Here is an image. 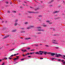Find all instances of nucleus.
Masks as SVG:
<instances>
[{
    "label": "nucleus",
    "instance_id": "8",
    "mask_svg": "<svg viewBox=\"0 0 65 65\" xmlns=\"http://www.w3.org/2000/svg\"><path fill=\"white\" fill-rule=\"evenodd\" d=\"M43 54H44V55H46L47 54V52H43Z\"/></svg>",
    "mask_w": 65,
    "mask_h": 65
},
{
    "label": "nucleus",
    "instance_id": "20",
    "mask_svg": "<svg viewBox=\"0 0 65 65\" xmlns=\"http://www.w3.org/2000/svg\"><path fill=\"white\" fill-rule=\"evenodd\" d=\"M35 54H38V55H39V53L38 52H36Z\"/></svg>",
    "mask_w": 65,
    "mask_h": 65
},
{
    "label": "nucleus",
    "instance_id": "1",
    "mask_svg": "<svg viewBox=\"0 0 65 65\" xmlns=\"http://www.w3.org/2000/svg\"><path fill=\"white\" fill-rule=\"evenodd\" d=\"M51 56H54V55H56V57H59V56H61V55L60 54H57V53H56L55 54L54 53H51Z\"/></svg>",
    "mask_w": 65,
    "mask_h": 65
},
{
    "label": "nucleus",
    "instance_id": "7",
    "mask_svg": "<svg viewBox=\"0 0 65 65\" xmlns=\"http://www.w3.org/2000/svg\"><path fill=\"white\" fill-rule=\"evenodd\" d=\"M31 39L30 38H25V40H28V39Z\"/></svg>",
    "mask_w": 65,
    "mask_h": 65
},
{
    "label": "nucleus",
    "instance_id": "11",
    "mask_svg": "<svg viewBox=\"0 0 65 65\" xmlns=\"http://www.w3.org/2000/svg\"><path fill=\"white\" fill-rule=\"evenodd\" d=\"M28 13H33V12L28 11Z\"/></svg>",
    "mask_w": 65,
    "mask_h": 65
},
{
    "label": "nucleus",
    "instance_id": "18",
    "mask_svg": "<svg viewBox=\"0 0 65 65\" xmlns=\"http://www.w3.org/2000/svg\"><path fill=\"white\" fill-rule=\"evenodd\" d=\"M33 13H38V12H33Z\"/></svg>",
    "mask_w": 65,
    "mask_h": 65
},
{
    "label": "nucleus",
    "instance_id": "38",
    "mask_svg": "<svg viewBox=\"0 0 65 65\" xmlns=\"http://www.w3.org/2000/svg\"><path fill=\"white\" fill-rule=\"evenodd\" d=\"M54 59V58H51V59L52 60H53Z\"/></svg>",
    "mask_w": 65,
    "mask_h": 65
},
{
    "label": "nucleus",
    "instance_id": "43",
    "mask_svg": "<svg viewBox=\"0 0 65 65\" xmlns=\"http://www.w3.org/2000/svg\"><path fill=\"white\" fill-rule=\"evenodd\" d=\"M22 56H24V57H25V55L24 54H23Z\"/></svg>",
    "mask_w": 65,
    "mask_h": 65
},
{
    "label": "nucleus",
    "instance_id": "26",
    "mask_svg": "<svg viewBox=\"0 0 65 65\" xmlns=\"http://www.w3.org/2000/svg\"><path fill=\"white\" fill-rule=\"evenodd\" d=\"M30 49V48H27V50H29Z\"/></svg>",
    "mask_w": 65,
    "mask_h": 65
},
{
    "label": "nucleus",
    "instance_id": "10",
    "mask_svg": "<svg viewBox=\"0 0 65 65\" xmlns=\"http://www.w3.org/2000/svg\"><path fill=\"white\" fill-rule=\"evenodd\" d=\"M30 55V53H27V54H25V55L27 56V55Z\"/></svg>",
    "mask_w": 65,
    "mask_h": 65
},
{
    "label": "nucleus",
    "instance_id": "58",
    "mask_svg": "<svg viewBox=\"0 0 65 65\" xmlns=\"http://www.w3.org/2000/svg\"><path fill=\"white\" fill-rule=\"evenodd\" d=\"M1 62V60H0V62Z\"/></svg>",
    "mask_w": 65,
    "mask_h": 65
},
{
    "label": "nucleus",
    "instance_id": "51",
    "mask_svg": "<svg viewBox=\"0 0 65 65\" xmlns=\"http://www.w3.org/2000/svg\"><path fill=\"white\" fill-rule=\"evenodd\" d=\"M53 31H55V29L54 28H53Z\"/></svg>",
    "mask_w": 65,
    "mask_h": 65
},
{
    "label": "nucleus",
    "instance_id": "19",
    "mask_svg": "<svg viewBox=\"0 0 65 65\" xmlns=\"http://www.w3.org/2000/svg\"><path fill=\"white\" fill-rule=\"evenodd\" d=\"M8 58L10 60H11L12 59V58H10V57H9Z\"/></svg>",
    "mask_w": 65,
    "mask_h": 65
},
{
    "label": "nucleus",
    "instance_id": "54",
    "mask_svg": "<svg viewBox=\"0 0 65 65\" xmlns=\"http://www.w3.org/2000/svg\"><path fill=\"white\" fill-rule=\"evenodd\" d=\"M63 64H65V61H64V62H63Z\"/></svg>",
    "mask_w": 65,
    "mask_h": 65
},
{
    "label": "nucleus",
    "instance_id": "30",
    "mask_svg": "<svg viewBox=\"0 0 65 65\" xmlns=\"http://www.w3.org/2000/svg\"><path fill=\"white\" fill-rule=\"evenodd\" d=\"M45 46H47V47H49V46H48V45H45Z\"/></svg>",
    "mask_w": 65,
    "mask_h": 65
},
{
    "label": "nucleus",
    "instance_id": "14",
    "mask_svg": "<svg viewBox=\"0 0 65 65\" xmlns=\"http://www.w3.org/2000/svg\"><path fill=\"white\" fill-rule=\"evenodd\" d=\"M18 21H19V20H15V22L17 23V22H18Z\"/></svg>",
    "mask_w": 65,
    "mask_h": 65
},
{
    "label": "nucleus",
    "instance_id": "64",
    "mask_svg": "<svg viewBox=\"0 0 65 65\" xmlns=\"http://www.w3.org/2000/svg\"><path fill=\"white\" fill-rule=\"evenodd\" d=\"M5 23H7V21H6L5 22Z\"/></svg>",
    "mask_w": 65,
    "mask_h": 65
},
{
    "label": "nucleus",
    "instance_id": "35",
    "mask_svg": "<svg viewBox=\"0 0 65 65\" xmlns=\"http://www.w3.org/2000/svg\"><path fill=\"white\" fill-rule=\"evenodd\" d=\"M6 4H8V2H6Z\"/></svg>",
    "mask_w": 65,
    "mask_h": 65
},
{
    "label": "nucleus",
    "instance_id": "47",
    "mask_svg": "<svg viewBox=\"0 0 65 65\" xmlns=\"http://www.w3.org/2000/svg\"><path fill=\"white\" fill-rule=\"evenodd\" d=\"M12 3V2H10V4H11V3Z\"/></svg>",
    "mask_w": 65,
    "mask_h": 65
},
{
    "label": "nucleus",
    "instance_id": "59",
    "mask_svg": "<svg viewBox=\"0 0 65 65\" xmlns=\"http://www.w3.org/2000/svg\"><path fill=\"white\" fill-rule=\"evenodd\" d=\"M49 24H52V23H49Z\"/></svg>",
    "mask_w": 65,
    "mask_h": 65
},
{
    "label": "nucleus",
    "instance_id": "12",
    "mask_svg": "<svg viewBox=\"0 0 65 65\" xmlns=\"http://www.w3.org/2000/svg\"><path fill=\"white\" fill-rule=\"evenodd\" d=\"M28 24V22H25L24 23V24H25V25H27V24Z\"/></svg>",
    "mask_w": 65,
    "mask_h": 65
},
{
    "label": "nucleus",
    "instance_id": "5",
    "mask_svg": "<svg viewBox=\"0 0 65 65\" xmlns=\"http://www.w3.org/2000/svg\"><path fill=\"white\" fill-rule=\"evenodd\" d=\"M32 27H33V26H29V27H27V29H30V28H32Z\"/></svg>",
    "mask_w": 65,
    "mask_h": 65
},
{
    "label": "nucleus",
    "instance_id": "36",
    "mask_svg": "<svg viewBox=\"0 0 65 65\" xmlns=\"http://www.w3.org/2000/svg\"><path fill=\"white\" fill-rule=\"evenodd\" d=\"M32 53H30V55H32Z\"/></svg>",
    "mask_w": 65,
    "mask_h": 65
},
{
    "label": "nucleus",
    "instance_id": "4",
    "mask_svg": "<svg viewBox=\"0 0 65 65\" xmlns=\"http://www.w3.org/2000/svg\"><path fill=\"white\" fill-rule=\"evenodd\" d=\"M39 55H41L42 54H43V51H39Z\"/></svg>",
    "mask_w": 65,
    "mask_h": 65
},
{
    "label": "nucleus",
    "instance_id": "15",
    "mask_svg": "<svg viewBox=\"0 0 65 65\" xmlns=\"http://www.w3.org/2000/svg\"><path fill=\"white\" fill-rule=\"evenodd\" d=\"M17 30L16 29H15L14 30H13L12 31L13 32H15L16 31H17Z\"/></svg>",
    "mask_w": 65,
    "mask_h": 65
},
{
    "label": "nucleus",
    "instance_id": "40",
    "mask_svg": "<svg viewBox=\"0 0 65 65\" xmlns=\"http://www.w3.org/2000/svg\"><path fill=\"white\" fill-rule=\"evenodd\" d=\"M43 26L44 27H46V26L45 25H44Z\"/></svg>",
    "mask_w": 65,
    "mask_h": 65
},
{
    "label": "nucleus",
    "instance_id": "41",
    "mask_svg": "<svg viewBox=\"0 0 65 65\" xmlns=\"http://www.w3.org/2000/svg\"><path fill=\"white\" fill-rule=\"evenodd\" d=\"M20 8H23V7L21 6L20 7Z\"/></svg>",
    "mask_w": 65,
    "mask_h": 65
},
{
    "label": "nucleus",
    "instance_id": "56",
    "mask_svg": "<svg viewBox=\"0 0 65 65\" xmlns=\"http://www.w3.org/2000/svg\"><path fill=\"white\" fill-rule=\"evenodd\" d=\"M19 53H17L16 55H19Z\"/></svg>",
    "mask_w": 65,
    "mask_h": 65
},
{
    "label": "nucleus",
    "instance_id": "37",
    "mask_svg": "<svg viewBox=\"0 0 65 65\" xmlns=\"http://www.w3.org/2000/svg\"><path fill=\"white\" fill-rule=\"evenodd\" d=\"M24 60V59H21V60Z\"/></svg>",
    "mask_w": 65,
    "mask_h": 65
},
{
    "label": "nucleus",
    "instance_id": "63",
    "mask_svg": "<svg viewBox=\"0 0 65 65\" xmlns=\"http://www.w3.org/2000/svg\"><path fill=\"white\" fill-rule=\"evenodd\" d=\"M39 17H41V16L40 15V16H39Z\"/></svg>",
    "mask_w": 65,
    "mask_h": 65
},
{
    "label": "nucleus",
    "instance_id": "27",
    "mask_svg": "<svg viewBox=\"0 0 65 65\" xmlns=\"http://www.w3.org/2000/svg\"><path fill=\"white\" fill-rule=\"evenodd\" d=\"M46 22H47V23H49L50 22V21H46Z\"/></svg>",
    "mask_w": 65,
    "mask_h": 65
},
{
    "label": "nucleus",
    "instance_id": "17",
    "mask_svg": "<svg viewBox=\"0 0 65 65\" xmlns=\"http://www.w3.org/2000/svg\"><path fill=\"white\" fill-rule=\"evenodd\" d=\"M17 25L18 24L17 23H15L14 24V25L15 26H17Z\"/></svg>",
    "mask_w": 65,
    "mask_h": 65
},
{
    "label": "nucleus",
    "instance_id": "60",
    "mask_svg": "<svg viewBox=\"0 0 65 65\" xmlns=\"http://www.w3.org/2000/svg\"><path fill=\"white\" fill-rule=\"evenodd\" d=\"M17 63L18 62H16L15 63V64H16V63Z\"/></svg>",
    "mask_w": 65,
    "mask_h": 65
},
{
    "label": "nucleus",
    "instance_id": "32",
    "mask_svg": "<svg viewBox=\"0 0 65 65\" xmlns=\"http://www.w3.org/2000/svg\"><path fill=\"white\" fill-rule=\"evenodd\" d=\"M58 61H61V60L60 59H58Z\"/></svg>",
    "mask_w": 65,
    "mask_h": 65
},
{
    "label": "nucleus",
    "instance_id": "53",
    "mask_svg": "<svg viewBox=\"0 0 65 65\" xmlns=\"http://www.w3.org/2000/svg\"><path fill=\"white\" fill-rule=\"evenodd\" d=\"M13 12H14V13H15V12H16V11H14Z\"/></svg>",
    "mask_w": 65,
    "mask_h": 65
},
{
    "label": "nucleus",
    "instance_id": "22",
    "mask_svg": "<svg viewBox=\"0 0 65 65\" xmlns=\"http://www.w3.org/2000/svg\"><path fill=\"white\" fill-rule=\"evenodd\" d=\"M14 50V48L13 49H11V50H10V51H13V50Z\"/></svg>",
    "mask_w": 65,
    "mask_h": 65
},
{
    "label": "nucleus",
    "instance_id": "44",
    "mask_svg": "<svg viewBox=\"0 0 65 65\" xmlns=\"http://www.w3.org/2000/svg\"><path fill=\"white\" fill-rule=\"evenodd\" d=\"M4 65V63H3L2 64V65Z\"/></svg>",
    "mask_w": 65,
    "mask_h": 65
},
{
    "label": "nucleus",
    "instance_id": "9",
    "mask_svg": "<svg viewBox=\"0 0 65 65\" xmlns=\"http://www.w3.org/2000/svg\"><path fill=\"white\" fill-rule=\"evenodd\" d=\"M54 2V1H53V0L51 1H50V2L49 3L50 4L52 3V2Z\"/></svg>",
    "mask_w": 65,
    "mask_h": 65
},
{
    "label": "nucleus",
    "instance_id": "57",
    "mask_svg": "<svg viewBox=\"0 0 65 65\" xmlns=\"http://www.w3.org/2000/svg\"><path fill=\"white\" fill-rule=\"evenodd\" d=\"M21 29H24V28H22Z\"/></svg>",
    "mask_w": 65,
    "mask_h": 65
},
{
    "label": "nucleus",
    "instance_id": "13",
    "mask_svg": "<svg viewBox=\"0 0 65 65\" xmlns=\"http://www.w3.org/2000/svg\"><path fill=\"white\" fill-rule=\"evenodd\" d=\"M21 51L22 52H26V50H21Z\"/></svg>",
    "mask_w": 65,
    "mask_h": 65
},
{
    "label": "nucleus",
    "instance_id": "6",
    "mask_svg": "<svg viewBox=\"0 0 65 65\" xmlns=\"http://www.w3.org/2000/svg\"><path fill=\"white\" fill-rule=\"evenodd\" d=\"M8 37H9V35H8V36H6L5 37L3 38V39H5V38H8Z\"/></svg>",
    "mask_w": 65,
    "mask_h": 65
},
{
    "label": "nucleus",
    "instance_id": "25",
    "mask_svg": "<svg viewBox=\"0 0 65 65\" xmlns=\"http://www.w3.org/2000/svg\"><path fill=\"white\" fill-rule=\"evenodd\" d=\"M37 34H41V32H38V33H37Z\"/></svg>",
    "mask_w": 65,
    "mask_h": 65
},
{
    "label": "nucleus",
    "instance_id": "52",
    "mask_svg": "<svg viewBox=\"0 0 65 65\" xmlns=\"http://www.w3.org/2000/svg\"><path fill=\"white\" fill-rule=\"evenodd\" d=\"M30 8H32V7H30Z\"/></svg>",
    "mask_w": 65,
    "mask_h": 65
},
{
    "label": "nucleus",
    "instance_id": "46",
    "mask_svg": "<svg viewBox=\"0 0 65 65\" xmlns=\"http://www.w3.org/2000/svg\"><path fill=\"white\" fill-rule=\"evenodd\" d=\"M7 12H10L9 11H7Z\"/></svg>",
    "mask_w": 65,
    "mask_h": 65
},
{
    "label": "nucleus",
    "instance_id": "28",
    "mask_svg": "<svg viewBox=\"0 0 65 65\" xmlns=\"http://www.w3.org/2000/svg\"><path fill=\"white\" fill-rule=\"evenodd\" d=\"M64 60H61V62H63V63L64 62Z\"/></svg>",
    "mask_w": 65,
    "mask_h": 65
},
{
    "label": "nucleus",
    "instance_id": "49",
    "mask_svg": "<svg viewBox=\"0 0 65 65\" xmlns=\"http://www.w3.org/2000/svg\"><path fill=\"white\" fill-rule=\"evenodd\" d=\"M16 54H14V55H13V56H16Z\"/></svg>",
    "mask_w": 65,
    "mask_h": 65
},
{
    "label": "nucleus",
    "instance_id": "45",
    "mask_svg": "<svg viewBox=\"0 0 65 65\" xmlns=\"http://www.w3.org/2000/svg\"><path fill=\"white\" fill-rule=\"evenodd\" d=\"M59 48L58 47H55V48H57V49H58V48Z\"/></svg>",
    "mask_w": 65,
    "mask_h": 65
},
{
    "label": "nucleus",
    "instance_id": "23",
    "mask_svg": "<svg viewBox=\"0 0 65 65\" xmlns=\"http://www.w3.org/2000/svg\"><path fill=\"white\" fill-rule=\"evenodd\" d=\"M53 42V43H55V44H58L57 43H55V42Z\"/></svg>",
    "mask_w": 65,
    "mask_h": 65
},
{
    "label": "nucleus",
    "instance_id": "48",
    "mask_svg": "<svg viewBox=\"0 0 65 65\" xmlns=\"http://www.w3.org/2000/svg\"><path fill=\"white\" fill-rule=\"evenodd\" d=\"M40 59H43V58H40Z\"/></svg>",
    "mask_w": 65,
    "mask_h": 65
},
{
    "label": "nucleus",
    "instance_id": "33",
    "mask_svg": "<svg viewBox=\"0 0 65 65\" xmlns=\"http://www.w3.org/2000/svg\"><path fill=\"white\" fill-rule=\"evenodd\" d=\"M4 59H6V60H7V58H4Z\"/></svg>",
    "mask_w": 65,
    "mask_h": 65
},
{
    "label": "nucleus",
    "instance_id": "3",
    "mask_svg": "<svg viewBox=\"0 0 65 65\" xmlns=\"http://www.w3.org/2000/svg\"><path fill=\"white\" fill-rule=\"evenodd\" d=\"M17 58H15L14 59V61H15V60H18L19 59V56H16Z\"/></svg>",
    "mask_w": 65,
    "mask_h": 65
},
{
    "label": "nucleus",
    "instance_id": "50",
    "mask_svg": "<svg viewBox=\"0 0 65 65\" xmlns=\"http://www.w3.org/2000/svg\"><path fill=\"white\" fill-rule=\"evenodd\" d=\"M24 2V3H27V2Z\"/></svg>",
    "mask_w": 65,
    "mask_h": 65
},
{
    "label": "nucleus",
    "instance_id": "21",
    "mask_svg": "<svg viewBox=\"0 0 65 65\" xmlns=\"http://www.w3.org/2000/svg\"><path fill=\"white\" fill-rule=\"evenodd\" d=\"M47 54H51V52H47Z\"/></svg>",
    "mask_w": 65,
    "mask_h": 65
},
{
    "label": "nucleus",
    "instance_id": "16",
    "mask_svg": "<svg viewBox=\"0 0 65 65\" xmlns=\"http://www.w3.org/2000/svg\"><path fill=\"white\" fill-rule=\"evenodd\" d=\"M38 9H39V8H38L36 9H34L35 10H38Z\"/></svg>",
    "mask_w": 65,
    "mask_h": 65
},
{
    "label": "nucleus",
    "instance_id": "55",
    "mask_svg": "<svg viewBox=\"0 0 65 65\" xmlns=\"http://www.w3.org/2000/svg\"><path fill=\"white\" fill-rule=\"evenodd\" d=\"M63 57H65V56L64 55H63Z\"/></svg>",
    "mask_w": 65,
    "mask_h": 65
},
{
    "label": "nucleus",
    "instance_id": "2",
    "mask_svg": "<svg viewBox=\"0 0 65 65\" xmlns=\"http://www.w3.org/2000/svg\"><path fill=\"white\" fill-rule=\"evenodd\" d=\"M37 28L38 29V30L39 31H44V30H43V29H41V27H37Z\"/></svg>",
    "mask_w": 65,
    "mask_h": 65
},
{
    "label": "nucleus",
    "instance_id": "29",
    "mask_svg": "<svg viewBox=\"0 0 65 65\" xmlns=\"http://www.w3.org/2000/svg\"><path fill=\"white\" fill-rule=\"evenodd\" d=\"M35 54H36V52H33V54H34V55H35Z\"/></svg>",
    "mask_w": 65,
    "mask_h": 65
},
{
    "label": "nucleus",
    "instance_id": "42",
    "mask_svg": "<svg viewBox=\"0 0 65 65\" xmlns=\"http://www.w3.org/2000/svg\"><path fill=\"white\" fill-rule=\"evenodd\" d=\"M28 58H30V57H31V56H28Z\"/></svg>",
    "mask_w": 65,
    "mask_h": 65
},
{
    "label": "nucleus",
    "instance_id": "62",
    "mask_svg": "<svg viewBox=\"0 0 65 65\" xmlns=\"http://www.w3.org/2000/svg\"><path fill=\"white\" fill-rule=\"evenodd\" d=\"M40 45H42V44H40Z\"/></svg>",
    "mask_w": 65,
    "mask_h": 65
},
{
    "label": "nucleus",
    "instance_id": "61",
    "mask_svg": "<svg viewBox=\"0 0 65 65\" xmlns=\"http://www.w3.org/2000/svg\"><path fill=\"white\" fill-rule=\"evenodd\" d=\"M33 51H35V50L34 49H33Z\"/></svg>",
    "mask_w": 65,
    "mask_h": 65
},
{
    "label": "nucleus",
    "instance_id": "31",
    "mask_svg": "<svg viewBox=\"0 0 65 65\" xmlns=\"http://www.w3.org/2000/svg\"><path fill=\"white\" fill-rule=\"evenodd\" d=\"M13 55H12L11 56H10V57H13Z\"/></svg>",
    "mask_w": 65,
    "mask_h": 65
},
{
    "label": "nucleus",
    "instance_id": "24",
    "mask_svg": "<svg viewBox=\"0 0 65 65\" xmlns=\"http://www.w3.org/2000/svg\"><path fill=\"white\" fill-rule=\"evenodd\" d=\"M35 45L36 46H38V45H33V46H34L33 47H34V46Z\"/></svg>",
    "mask_w": 65,
    "mask_h": 65
},
{
    "label": "nucleus",
    "instance_id": "34",
    "mask_svg": "<svg viewBox=\"0 0 65 65\" xmlns=\"http://www.w3.org/2000/svg\"><path fill=\"white\" fill-rule=\"evenodd\" d=\"M23 32H25V31H23L21 32V33H23Z\"/></svg>",
    "mask_w": 65,
    "mask_h": 65
},
{
    "label": "nucleus",
    "instance_id": "39",
    "mask_svg": "<svg viewBox=\"0 0 65 65\" xmlns=\"http://www.w3.org/2000/svg\"><path fill=\"white\" fill-rule=\"evenodd\" d=\"M58 12V11H56L55 12H54V13H56Z\"/></svg>",
    "mask_w": 65,
    "mask_h": 65
}]
</instances>
